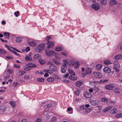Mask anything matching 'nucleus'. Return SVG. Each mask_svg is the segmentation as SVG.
Returning a JSON list of instances; mask_svg holds the SVG:
<instances>
[{
  "label": "nucleus",
  "instance_id": "nucleus-1",
  "mask_svg": "<svg viewBox=\"0 0 122 122\" xmlns=\"http://www.w3.org/2000/svg\"><path fill=\"white\" fill-rule=\"evenodd\" d=\"M47 65H50L49 69L52 70V71L54 72H56L58 70V68L57 67L54 66L53 63L50 61H48L47 62Z\"/></svg>",
  "mask_w": 122,
  "mask_h": 122
},
{
  "label": "nucleus",
  "instance_id": "nucleus-2",
  "mask_svg": "<svg viewBox=\"0 0 122 122\" xmlns=\"http://www.w3.org/2000/svg\"><path fill=\"white\" fill-rule=\"evenodd\" d=\"M45 53L46 55L48 56H54L55 54V51L48 50H46Z\"/></svg>",
  "mask_w": 122,
  "mask_h": 122
},
{
  "label": "nucleus",
  "instance_id": "nucleus-3",
  "mask_svg": "<svg viewBox=\"0 0 122 122\" xmlns=\"http://www.w3.org/2000/svg\"><path fill=\"white\" fill-rule=\"evenodd\" d=\"M45 47V45L44 44H40L38 45L37 49L38 50V51H36L37 52H39L40 51L43 50Z\"/></svg>",
  "mask_w": 122,
  "mask_h": 122
},
{
  "label": "nucleus",
  "instance_id": "nucleus-4",
  "mask_svg": "<svg viewBox=\"0 0 122 122\" xmlns=\"http://www.w3.org/2000/svg\"><path fill=\"white\" fill-rule=\"evenodd\" d=\"M92 8L95 10H98L100 8V5L98 3H94L92 5Z\"/></svg>",
  "mask_w": 122,
  "mask_h": 122
},
{
  "label": "nucleus",
  "instance_id": "nucleus-5",
  "mask_svg": "<svg viewBox=\"0 0 122 122\" xmlns=\"http://www.w3.org/2000/svg\"><path fill=\"white\" fill-rule=\"evenodd\" d=\"M114 87V85L112 84L107 85L105 86V88L108 90H112Z\"/></svg>",
  "mask_w": 122,
  "mask_h": 122
},
{
  "label": "nucleus",
  "instance_id": "nucleus-6",
  "mask_svg": "<svg viewBox=\"0 0 122 122\" xmlns=\"http://www.w3.org/2000/svg\"><path fill=\"white\" fill-rule=\"evenodd\" d=\"M93 74L94 76L97 78H100L102 77L101 74L99 72H95L93 73Z\"/></svg>",
  "mask_w": 122,
  "mask_h": 122
},
{
  "label": "nucleus",
  "instance_id": "nucleus-7",
  "mask_svg": "<svg viewBox=\"0 0 122 122\" xmlns=\"http://www.w3.org/2000/svg\"><path fill=\"white\" fill-rule=\"evenodd\" d=\"M25 61L28 62L31 61L32 60L31 57L30 56V54H29L28 55L26 56L25 57Z\"/></svg>",
  "mask_w": 122,
  "mask_h": 122
},
{
  "label": "nucleus",
  "instance_id": "nucleus-8",
  "mask_svg": "<svg viewBox=\"0 0 122 122\" xmlns=\"http://www.w3.org/2000/svg\"><path fill=\"white\" fill-rule=\"evenodd\" d=\"M6 107L4 105H1L0 106V113H2L5 111Z\"/></svg>",
  "mask_w": 122,
  "mask_h": 122
},
{
  "label": "nucleus",
  "instance_id": "nucleus-9",
  "mask_svg": "<svg viewBox=\"0 0 122 122\" xmlns=\"http://www.w3.org/2000/svg\"><path fill=\"white\" fill-rule=\"evenodd\" d=\"M41 58V56L39 54H35L33 56V58L34 60H40Z\"/></svg>",
  "mask_w": 122,
  "mask_h": 122
},
{
  "label": "nucleus",
  "instance_id": "nucleus-10",
  "mask_svg": "<svg viewBox=\"0 0 122 122\" xmlns=\"http://www.w3.org/2000/svg\"><path fill=\"white\" fill-rule=\"evenodd\" d=\"M83 96L86 98H90L92 97L91 94L88 92H84L83 93Z\"/></svg>",
  "mask_w": 122,
  "mask_h": 122
},
{
  "label": "nucleus",
  "instance_id": "nucleus-11",
  "mask_svg": "<svg viewBox=\"0 0 122 122\" xmlns=\"http://www.w3.org/2000/svg\"><path fill=\"white\" fill-rule=\"evenodd\" d=\"M48 46H47V48L49 49L50 48H52L54 44V43L52 42L48 41L47 42Z\"/></svg>",
  "mask_w": 122,
  "mask_h": 122
},
{
  "label": "nucleus",
  "instance_id": "nucleus-12",
  "mask_svg": "<svg viewBox=\"0 0 122 122\" xmlns=\"http://www.w3.org/2000/svg\"><path fill=\"white\" fill-rule=\"evenodd\" d=\"M103 71L105 72L110 73L111 71V70L109 67H106L103 69Z\"/></svg>",
  "mask_w": 122,
  "mask_h": 122
},
{
  "label": "nucleus",
  "instance_id": "nucleus-13",
  "mask_svg": "<svg viewBox=\"0 0 122 122\" xmlns=\"http://www.w3.org/2000/svg\"><path fill=\"white\" fill-rule=\"evenodd\" d=\"M113 64L115 66L114 67H120V65L118 63V61L116 60H115L113 61Z\"/></svg>",
  "mask_w": 122,
  "mask_h": 122
},
{
  "label": "nucleus",
  "instance_id": "nucleus-14",
  "mask_svg": "<svg viewBox=\"0 0 122 122\" xmlns=\"http://www.w3.org/2000/svg\"><path fill=\"white\" fill-rule=\"evenodd\" d=\"M117 4V1L115 0H111L109 3V4L111 6Z\"/></svg>",
  "mask_w": 122,
  "mask_h": 122
},
{
  "label": "nucleus",
  "instance_id": "nucleus-15",
  "mask_svg": "<svg viewBox=\"0 0 122 122\" xmlns=\"http://www.w3.org/2000/svg\"><path fill=\"white\" fill-rule=\"evenodd\" d=\"M72 75V74L71 75L69 76V78L72 80H75L77 79V78L75 76V75Z\"/></svg>",
  "mask_w": 122,
  "mask_h": 122
},
{
  "label": "nucleus",
  "instance_id": "nucleus-16",
  "mask_svg": "<svg viewBox=\"0 0 122 122\" xmlns=\"http://www.w3.org/2000/svg\"><path fill=\"white\" fill-rule=\"evenodd\" d=\"M112 106L107 107L103 110V112H106L112 108Z\"/></svg>",
  "mask_w": 122,
  "mask_h": 122
},
{
  "label": "nucleus",
  "instance_id": "nucleus-17",
  "mask_svg": "<svg viewBox=\"0 0 122 122\" xmlns=\"http://www.w3.org/2000/svg\"><path fill=\"white\" fill-rule=\"evenodd\" d=\"M90 103L93 105H98L99 104V102L96 100L92 101H90Z\"/></svg>",
  "mask_w": 122,
  "mask_h": 122
},
{
  "label": "nucleus",
  "instance_id": "nucleus-18",
  "mask_svg": "<svg viewBox=\"0 0 122 122\" xmlns=\"http://www.w3.org/2000/svg\"><path fill=\"white\" fill-rule=\"evenodd\" d=\"M74 65L75 68L78 69L79 67L80 64L79 62H75L74 63Z\"/></svg>",
  "mask_w": 122,
  "mask_h": 122
},
{
  "label": "nucleus",
  "instance_id": "nucleus-19",
  "mask_svg": "<svg viewBox=\"0 0 122 122\" xmlns=\"http://www.w3.org/2000/svg\"><path fill=\"white\" fill-rule=\"evenodd\" d=\"M82 84V82L80 81H78L75 83L76 86L78 87H79Z\"/></svg>",
  "mask_w": 122,
  "mask_h": 122
},
{
  "label": "nucleus",
  "instance_id": "nucleus-20",
  "mask_svg": "<svg viewBox=\"0 0 122 122\" xmlns=\"http://www.w3.org/2000/svg\"><path fill=\"white\" fill-rule=\"evenodd\" d=\"M28 44L31 46H33L36 45V43L35 41H32L30 42H28Z\"/></svg>",
  "mask_w": 122,
  "mask_h": 122
},
{
  "label": "nucleus",
  "instance_id": "nucleus-21",
  "mask_svg": "<svg viewBox=\"0 0 122 122\" xmlns=\"http://www.w3.org/2000/svg\"><path fill=\"white\" fill-rule=\"evenodd\" d=\"M63 49L62 47L60 46H56L55 48V50L57 51H59L62 50Z\"/></svg>",
  "mask_w": 122,
  "mask_h": 122
},
{
  "label": "nucleus",
  "instance_id": "nucleus-22",
  "mask_svg": "<svg viewBox=\"0 0 122 122\" xmlns=\"http://www.w3.org/2000/svg\"><path fill=\"white\" fill-rule=\"evenodd\" d=\"M93 91L95 93H96L98 92L99 90V88L97 86H95L93 88Z\"/></svg>",
  "mask_w": 122,
  "mask_h": 122
},
{
  "label": "nucleus",
  "instance_id": "nucleus-23",
  "mask_svg": "<svg viewBox=\"0 0 122 122\" xmlns=\"http://www.w3.org/2000/svg\"><path fill=\"white\" fill-rule=\"evenodd\" d=\"M113 91L115 93H119L120 92L121 90L117 88H115L114 89Z\"/></svg>",
  "mask_w": 122,
  "mask_h": 122
},
{
  "label": "nucleus",
  "instance_id": "nucleus-24",
  "mask_svg": "<svg viewBox=\"0 0 122 122\" xmlns=\"http://www.w3.org/2000/svg\"><path fill=\"white\" fill-rule=\"evenodd\" d=\"M61 71L62 73H65L67 70V68L66 67L62 66L61 68Z\"/></svg>",
  "mask_w": 122,
  "mask_h": 122
},
{
  "label": "nucleus",
  "instance_id": "nucleus-25",
  "mask_svg": "<svg viewBox=\"0 0 122 122\" xmlns=\"http://www.w3.org/2000/svg\"><path fill=\"white\" fill-rule=\"evenodd\" d=\"M86 71V74L87 75L90 74L92 72L91 69L90 68H87Z\"/></svg>",
  "mask_w": 122,
  "mask_h": 122
},
{
  "label": "nucleus",
  "instance_id": "nucleus-26",
  "mask_svg": "<svg viewBox=\"0 0 122 122\" xmlns=\"http://www.w3.org/2000/svg\"><path fill=\"white\" fill-rule=\"evenodd\" d=\"M63 62L62 63L63 66L66 67V66L68 63V61L66 60H63Z\"/></svg>",
  "mask_w": 122,
  "mask_h": 122
},
{
  "label": "nucleus",
  "instance_id": "nucleus-27",
  "mask_svg": "<svg viewBox=\"0 0 122 122\" xmlns=\"http://www.w3.org/2000/svg\"><path fill=\"white\" fill-rule=\"evenodd\" d=\"M109 100V99H107L105 97H104L102 98L101 99V101L103 102H107Z\"/></svg>",
  "mask_w": 122,
  "mask_h": 122
},
{
  "label": "nucleus",
  "instance_id": "nucleus-28",
  "mask_svg": "<svg viewBox=\"0 0 122 122\" xmlns=\"http://www.w3.org/2000/svg\"><path fill=\"white\" fill-rule=\"evenodd\" d=\"M68 72L70 74V75L72 74V75H75V73L72 70L71 68H68Z\"/></svg>",
  "mask_w": 122,
  "mask_h": 122
},
{
  "label": "nucleus",
  "instance_id": "nucleus-29",
  "mask_svg": "<svg viewBox=\"0 0 122 122\" xmlns=\"http://www.w3.org/2000/svg\"><path fill=\"white\" fill-rule=\"evenodd\" d=\"M28 66L30 67V68H34L36 67L37 66L35 64L30 63L29 64Z\"/></svg>",
  "mask_w": 122,
  "mask_h": 122
},
{
  "label": "nucleus",
  "instance_id": "nucleus-30",
  "mask_svg": "<svg viewBox=\"0 0 122 122\" xmlns=\"http://www.w3.org/2000/svg\"><path fill=\"white\" fill-rule=\"evenodd\" d=\"M117 112V110L115 109H113L110 111V113L112 114H116Z\"/></svg>",
  "mask_w": 122,
  "mask_h": 122
},
{
  "label": "nucleus",
  "instance_id": "nucleus-31",
  "mask_svg": "<svg viewBox=\"0 0 122 122\" xmlns=\"http://www.w3.org/2000/svg\"><path fill=\"white\" fill-rule=\"evenodd\" d=\"M122 58V56L121 55H118L115 56V58L117 60H119Z\"/></svg>",
  "mask_w": 122,
  "mask_h": 122
},
{
  "label": "nucleus",
  "instance_id": "nucleus-32",
  "mask_svg": "<svg viewBox=\"0 0 122 122\" xmlns=\"http://www.w3.org/2000/svg\"><path fill=\"white\" fill-rule=\"evenodd\" d=\"M4 36L7 39L9 37L10 34L9 33L7 32H4Z\"/></svg>",
  "mask_w": 122,
  "mask_h": 122
},
{
  "label": "nucleus",
  "instance_id": "nucleus-33",
  "mask_svg": "<svg viewBox=\"0 0 122 122\" xmlns=\"http://www.w3.org/2000/svg\"><path fill=\"white\" fill-rule=\"evenodd\" d=\"M10 103L11 105L13 107H14L16 105L15 102L13 101H10Z\"/></svg>",
  "mask_w": 122,
  "mask_h": 122
},
{
  "label": "nucleus",
  "instance_id": "nucleus-34",
  "mask_svg": "<svg viewBox=\"0 0 122 122\" xmlns=\"http://www.w3.org/2000/svg\"><path fill=\"white\" fill-rule=\"evenodd\" d=\"M39 62L41 64H43L46 63V61L45 60L43 59H42L41 58L40 60H39Z\"/></svg>",
  "mask_w": 122,
  "mask_h": 122
},
{
  "label": "nucleus",
  "instance_id": "nucleus-35",
  "mask_svg": "<svg viewBox=\"0 0 122 122\" xmlns=\"http://www.w3.org/2000/svg\"><path fill=\"white\" fill-rule=\"evenodd\" d=\"M104 63L107 65L108 64H111L112 63L110 60H105L104 61Z\"/></svg>",
  "mask_w": 122,
  "mask_h": 122
},
{
  "label": "nucleus",
  "instance_id": "nucleus-36",
  "mask_svg": "<svg viewBox=\"0 0 122 122\" xmlns=\"http://www.w3.org/2000/svg\"><path fill=\"white\" fill-rule=\"evenodd\" d=\"M25 73V72L24 71H20L18 72V74L19 76H21Z\"/></svg>",
  "mask_w": 122,
  "mask_h": 122
},
{
  "label": "nucleus",
  "instance_id": "nucleus-37",
  "mask_svg": "<svg viewBox=\"0 0 122 122\" xmlns=\"http://www.w3.org/2000/svg\"><path fill=\"white\" fill-rule=\"evenodd\" d=\"M54 80V78L53 77L48 78L47 79V81L49 82H52Z\"/></svg>",
  "mask_w": 122,
  "mask_h": 122
},
{
  "label": "nucleus",
  "instance_id": "nucleus-38",
  "mask_svg": "<svg viewBox=\"0 0 122 122\" xmlns=\"http://www.w3.org/2000/svg\"><path fill=\"white\" fill-rule=\"evenodd\" d=\"M6 51L4 49H0V54H4L6 53Z\"/></svg>",
  "mask_w": 122,
  "mask_h": 122
},
{
  "label": "nucleus",
  "instance_id": "nucleus-39",
  "mask_svg": "<svg viewBox=\"0 0 122 122\" xmlns=\"http://www.w3.org/2000/svg\"><path fill=\"white\" fill-rule=\"evenodd\" d=\"M101 3L102 5H106L107 3V1L106 0H100Z\"/></svg>",
  "mask_w": 122,
  "mask_h": 122
},
{
  "label": "nucleus",
  "instance_id": "nucleus-40",
  "mask_svg": "<svg viewBox=\"0 0 122 122\" xmlns=\"http://www.w3.org/2000/svg\"><path fill=\"white\" fill-rule=\"evenodd\" d=\"M102 65L101 64H98L96 66V67L97 69L98 70H100V69H101V68L102 67Z\"/></svg>",
  "mask_w": 122,
  "mask_h": 122
},
{
  "label": "nucleus",
  "instance_id": "nucleus-41",
  "mask_svg": "<svg viewBox=\"0 0 122 122\" xmlns=\"http://www.w3.org/2000/svg\"><path fill=\"white\" fill-rule=\"evenodd\" d=\"M80 92V90H76L75 92V95L77 96H79Z\"/></svg>",
  "mask_w": 122,
  "mask_h": 122
},
{
  "label": "nucleus",
  "instance_id": "nucleus-42",
  "mask_svg": "<svg viewBox=\"0 0 122 122\" xmlns=\"http://www.w3.org/2000/svg\"><path fill=\"white\" fill-rule=\"evenodd\" d=\"M22 40V38L20 37H17L15 39L16 41L17 42H20Z\"/></svg>",
  "mask_w": 122,
  "mask_h": 122
},
{
  "label": "nucleus",
  "instance_id": "nucleus-43",
  "mask_svg": "<svg viewBox=\"0 0 122 122\" xmlns=\"http://www.w3.org/2000/svg\"><path fill=\"white\" fill-rule=\"evenodd\" d=\"M37 80L40 82H43L44 81V79L42 78H38L37 79Z\"/></svg>",
  "mask_w": 122,
  "mask_h": 122
},
{
  "label": "nucleus",
  "instance_id": "nucleus-44",
  "mask_svg": "<svg viewBox=\"0 0 122 122\" xmlns=\"http://www.w3.org/2000/svg\"><path fill=\"white\" fill-rule=\"evenodd\" d=\"M19 84L17 82H15L12 84V86L13 87H16Z\"/></svg>",
  "mask_w": 122,
  "mask_h": 122
},
{
  "label": "nucleus",
  "instance_id": "nucleus-45",
  "mask_svg": "<svg viewBox=\"0 0 122 122\" xmlns=\"http://www.w3.org/2000/svg\"><path fill=\"white\" fill-rule=\"evenodd\" d=\"M31 68L30 67L28 66L27 67H26L24 68V70L25 71H29L31 69Z\"/></svg>",
  "mask_w": 122,
  "mask_h": 122
},
{
  "label": "nucleus",
  "instance_id": "nucleus-46",
  "mask_svg": "<svg viewBox=\"0 0 122 122\" xmlns=\"http://www.w3.org/2000/svg\"><path fill=\"white\" fill-rule=\"evenodd\" d=\"M115 117L117 118H119L122 117V113H120L117 114L116 115Z\"/></svg>",
  "mask_w": 122,
  "mask_h": 122
},
{
  "label": "nucleus",
  "instance_id": "nucleus-47",
  "mask_svg": "<svg viewBox=\"0 0 122 122\" xmlns=\"http://www.w3.org/2000/svg\"><path fill=\"white\" fill-rule=\"evenodd\" d=\"M108 80H100V81L101 82L104 83L108 81Z\"/></svg>",
  "mask_w": 122,
  "mask_h": 122
},
{
  "label": "nucleus",
  "instance_id": "nucleus-48",
  "mask_svg": "<svg viewBox=\"0 0 122 122\" xmlns=\"http://www.w3.org/2000/svg\"><path fill=\"white\" fill-rule=\"evenodd\" d=\"M7 71L8 72L11 74L13 73V71L12 70L8 69Z\"/></svg>",
  "mask_w": 122,
  "mask_h": 122
},
{
  "label": "nucleus",
  "instance_id": "nucleus-49",
  "mask_svg": "<svg viewBox=\"0 0 122 122\" xmlns=\"http://www.w3.org/2000/svg\"><path fill=\"white\" fill-rule=\"evenodd\" d=\"M30 78L29 76L28 75H25L24 76V80L28 79Z\"/></svg>",
  "mask_w": 122,
  "mask_h": 122
},
{
  "label": "nucleus",
  "instance_id": "nucleus-50",
  "mask_svg": "<svg viewBox=\"0 0 122 122\" xmlns=\"http://www.w3.org/2000/svg\"><path fill=\"white\" fill-rule=\"evenodd\" d=\"M109 102L110 103H112L113 104H114L116 103V101L115 100L111 101V100H110L109 101Z\"/></svg>",
  "mask_w": 122,
  "mask_h": 122
},
{
  "label": "nucleus",
  "instance_id": "nucleus-51",
  "mask_svg": "<svg viewBox=\"0 0 122 122\" xmlns=\"http://www.w3.org/2000/svg\"><path fill=\"white\" fill-rule=\"evenodd\" d=\"M51 106V104H49L45 105V107L46 108L48 107H50Z\"/></svg>",
  "mask_w": 122,
  "mask_h": 122
},
{
  "label": "nucleus",
  "instance_id": "nucleus-52",
  "mask_svg": "<svg viewBox=\"0 0 122 122\" xmlns=\"http://www.w3.org/2000/svg\"><path fill=\"white\" fill-rule=\"evenodd\" d=\"M14 67L15 68H20V66L18 65L15 64L14 65Z\"/></svg>",
  "mask_w": 122,
  "mask_h": 122
},
{
  "label": "nucleus",
  "instance_id": "nucleus-53",
  "mask_svg": "<svg viewBox=\"0 0 122 122\" xmlns=\"http://www.w3.org/2000/svg\"><path fill=\"white\" fill-rule=\"evenodd\" d=\"M19 13V11H17L16 12H15L14 13V15L16 17H17L18 16V15Z\"/></svg>",
  "mask_w": 122,
  "mask_h": 122
},
{
  "label": "nucleus",
  "instance_id": "nucleus-54",
  "mask_svg": "<svg viewBox=\"0 0 122 122\" xmlns=\"http://www.w3.org/2000/svg\"><path fill=\"white\" fill-rule=\"evenodd\" d=\"M56 117H53L51 119V122H55L56 120Z\"/></svg>",
  "mask_w": 122,
  "mask_h": 122
},
{
  "label": "nucleus",
  "instance_id": "nucleus-55",
  "mask_svg": "<svg viewBox=\"0 0 122 122\" xmlns=\"http://www.w3.org/2000/svg\"><path fill=\"white\" fill-rule=\"evenodd\" d=\"M35 122H42L40 118L36 119Z\"/></svg>",
  "mask_w": 122,
  "mask_h": 122
},
{
  "label": "nucleus",
  "instance_id": "nucleus-56",
  "mask_svg": "<svg viewBox=\"0 0 122 122\" xmlns=\"http://www.w3.org/2000/svg\"><path fill=\"white\" fill-rule=\"evenodd\" d=\"M5 57L7 59H12L13 58L11 56H6Z\"/></svg>",
  "mask_w": 122,
  "mask_h": 122
},
{
  "label": "nucleus",
  "instance_id": "nucleus-57",
  "mask_svg": "<svg viewBox=\"0 0 122 122\" xmlns=\"http://www.w3.org/2000/svg\"><path fill=\"white\" fill-rule=\"evenodd\" d=\"M55 56V57L57 58V59H58L59 58H60V57H58V56L60 55H59V54H56V53H55V54L54 55Z\"/></svg>",
  "mask_w": 122,
  "mask_h": 122
},
{
  "label": "nucleus",
  "instance_id": "nucleus-58",
  "mask_svg": "<svg viewBox=\"0 0 122 122\" xmlns=\"http://www.w3.org/2000/svg\"><path fill=\"white\" fill-rule=\"evenodd\" d=\"M67 110L69 111H71V113H72V108H71V107H68V108Z\"/></svg>",
  "mask_w": 122,
  "mask_h": 122
},
{
  "label": "nucleus",
  "instance_id": "nucleus-59",
  "mask_svg": "<svg viewBox=\"0 0 122 122\" xmlns=\"http://www.w3.org/2000/svg\"><path fill=\"white\" fill-rule=\"evenodd\" d=\"M30 50V48L29 47H27L25 49V50L26 51H29Z\"/></svg>",
  "mask_w": 122,
  "mask_h": 122
},
{
  "label": "nucleus",
  "instance_id": "nucleus-60",
  "mask_svg": "<svg viewBox=\"0 0 122 122\" xmlns=\"http://www.w3.org/2000/svg\"><path fill=\"white\" fill-rule=\"evenodd\" d=\"M90 110L88 109H85V112L86 113H89L90 112Z\"/></svg>",
  "mask_w": 122,
  "mask_h": 122
},
{
  "label": "nucleus",
  "instance_id": "nucleus-61",
  "mask_svg": "<svg viewBox=\"0 0 122 122\" xmlns=\"http://www.w3.org/2000/svg\"><path fill=\"white\" fill-rule=\"evenodd\" d=\"M0 39L1 40V41L2 42H7V41H6L5 40H4L1 38H0Z\"/></svg>",
  "mask_w": 122,
  "mask_h": 122
},
{
  "label": "nucleus",
  "instance_id": "nucleus-62",
  "mask_svg": "<svg viewBox=\"0 0 122 122\" xmlns=\"http://www.w3.org/2000/svg\"><path fill=\"white\" fill-rule=\"evenodd\" d=\"M50 39H51L50 37L49 36H47V37H46V40L48 41V40H50Z\"/></svg>",
  "mask_w": 122,
  "mask_h": 122
},
{
  "label": "nucleus",
  "instance_id": "nucleus-63",
  "mask_svg": "<svg viewBox=\"0 0 122 122\" xmlns=\"http://www.w3.org/2000/svg\"><path fill=\"white\" fill-rule=\"evenodd\" d=\"M114 69L115 70V71L116 72H118V71L119 70L118 69H117L116 68V67H114Z\"/></svg>",
  "mask_w": 122,
  "mask_h": 122
},
{
  "label": "nucleus",
  "instance_id": "nucleus-64",
  "mask_svg": "<svg viewBox=\"0 0 122 122\" xmlns=\"http://www.w3.org/2000/svg\"><path fill=\"white\" fill-rule=\"evenodd\" d=\"M93 91V89L92 88H90L89 90V91L90 92H92Z\"/></svg>",
  "mask_w": 122,
  "mask_h": 122
}]
</instances>
